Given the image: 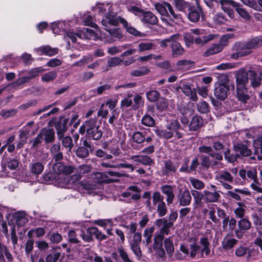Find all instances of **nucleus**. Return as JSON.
<instances>
[{"label":"nucleus","instance_id":"f257e3e1","mask_svg":"<svg viewBox=\"0 0 262 262\" xmlns=\"http://www.w3.org/2000/svg\"><path fill=\"white\" fill-rule=\"evenodd\" d=\"M154 6L161 15V20L166 24L171 25V23H178L182 21V15L175 12L170 3L167 2L157 3Z\"/></svg>","mask_w":262,"mask_h":262},{"label":"nucleus","instance_id":"f03ea898","mask_svg":"<svg viewBox=\"0 0 262 262\" xmlns=\"http://www.w3.org/2000/svg\"><path fill=\"white\" fill-rule=\"evenodd\" d=\"M181 129V127L178 121L173 120L166 126V129H157L155 130V133L161 138L169 139L172 137L174 132L177 138L179 139L182 137V134L179 132Z\"/></svg>","mask_w":262,"mask_h":262},{"label":"nucleus","instance_id":"7ed1b4c3","mask_svg":"<svg viewBox=\"0 0 262 262\" xmlns=\"http://www.w3.org/2000/svg\"><path fill=\"white\" fill-rule=\"evenodd\" d=\"M66 34L67 36L71 39L72 42L76 41L77 37L81 39L85 38L93 40H96L99 37V35L98 33L89 28H83L76 33L69 31L67 32Z\"/></svg>","mask_w":262,"mask_h":262},{"label":"nucleus","instance_id":"20e7f679","mask_svg":"<svg viewBox=\"0 0 262 262\" xmlns=\"http://www.w3.org/2000/svg\"><path fill=\"white\" fill-rule=\"evenodd\" d=\"M152 200L158 215L160 217L165 216L167 212V207L164 201V196L159 192H155L152 194Z\"/></svg>","mask_w":262,"mask_h":262},{"label":"nucleus","instance_id":"39448f33","mask_svg":"<svg viewBox=\"0 0 262 262\" xmlns=\"http://www.w3.org/2000/svg\"><path fill=\"white\" fill-rule=\"evenodd\" d=\"M164 237L161 234H157L154 237V243L152 245V248L156 254L160 258L165 257V251L163 248Z\"/></svg>","mask_w":262,"mask_h":262},{"label":"nucleus","instance_id":"423d86ee","mask_svg":"<svg viewBox=\"0 0 262 262\" xmlns=\"http://www.w3.org/2000/svg\"><path fill=\"white\" fill-rule=\"evenodd\" d=\"M220 3L222 6V8L224 9L225 5L231 6L235 8L236 11L242 18L247 20H249L250 19V14L246 11L245 10L241 7L240 4L236 3L232 0H220Z\"/></svg>","mask_w":262,"mask_h":262},{"label":"nucleus","instance_id":"0eeeda50","mask_svg":"<svg viewBox=\"0 0 262 262\" xmlns=\"http://www.w3.org/2000/svg\"><path fill=\"white\" fill-rule=\"evenodd\" d=\"M200 250V246L195 243L190 244L189 248L184 244H182L180 246V250L186 256H189L192 258L199 256Z\"/></svg>","mask_w":262,"mask_h":262},{"label":"nucleus","instance_id":"6e6552de","mask_svg":"<svg viewBox=\"0 0 262 262\" xmlns=\"http://www.w3.org/2000/svg\"><path fill=\"white\" fill-rule=\"evenodd\" d=\"M215 180L221 183L227 189H231L232 186L228 183L232 182L233 177L228 171L222 170L215 175Z\"/></svg>","mask_w":262,"mask_h":262},{"label":"nucleus","instance_id":"1a4fd4ad","mask_svg":"<svg viewBox=\"0 0 262 262\" xmlns=\"http://www.w3.org/2000/svg\"><path fill=\"white\" fill-rule=\"evenodd\" d=\"M172 41L171 43V48L172 55L176 57L184 54L185 50L182 47L179 40L180 39V34H175L172 35Z\"/></svg>","mask_w":262,"mask_h":262},{"label":"nucleus","instance_id":"9d476101","mask_svg":"<svg viewBox=\"0 0 262 262\" xmlns=\"http://www.w3.org/2000/svg\"><path fill=\"white\" fill-rule=\"evenodd\" d=\"M240 48L245 49L246 52L252 53L251 50L260 48L262 46V36L255 37L247 42H241Z\"/></svg>","mask_w":262,"mask_h":262},{"label":"nucleus","instance_id":"9b49d317","mask_svg":"<svg viewBox=\"0 0 262 262\" xmlns=\"http://www.w3.org/2000/svg\"><path fill=\"white\" fill-rule=\"evenodd\" d=\"M157 226L160 228V232L158 234H162L163 237L167 235L170 232V229L173 226L172 223H169L165 218L158 219L155 222Z\"/></svg>","mask_w":262,"mask_h":262},{"label":"nucleus","instance_id":"f8f14e48","mask_svg":"<svg viewBox=\"0 0 262 262\" xmlns=\"http://www.w3.org/2000/svg\"><path fill=\"white\" fill-rule=\"evenodd\" d=\"M123 19L122 17L117 16L113 13L106 14L105 18L102 20V24L105 27V28H108L109 26H117L119 22L121 23V19Z\"/></svg>","mask_w":262,"mask_h":262},{"label":"nucleus","instance_id":"ddd939ff","mask_svg":"<svg viewBox=\"0 0 262 262\" xmlns=\"http://www.w3.org/2000/svg\"><path fill=\"white\" fill-rule=\"evenodd\" d=\"M196 7L195 8L193 6H190V8L188 9L189 12L188 13V19L193 23L199 21L200 18L202 10L199 6V2L196 0Z\"/></svg>","mask_w":262,"mask_h":262},{"label":"nucleus","instance_id":"4468645a","mask_svg":"<svg viewBox=\"0 0 262 262\" xmlns=\"http://www.w3.org/2000/svg\"><path fill=\"white\" fill-rule=\"evenodd\" d=\"M199 243L202 246H200L199 250V255L198 258H203L204 254L206 256L208 255L210 253V242L207 236H202L200 238Z\"/></svg>","mask_w":262,"mask_h":262},{"label":"nucleus","instance_id":"2eb2a0df","mask_svg":"<svg viewBox=\"0 0 262 262\" xmlns=\"http://www.w3.org/2000/svg\"><path fill=\"white\" fill-rule=\"evenodd\" d=\"M53 170L56 173L70 174L73 172L75 167L71 166L64 165L61 162H57L53 165Z\"/></svg>","mask_w":262,"mask_h":262},{"label":"nucleus","instance_id":"dca6fc26","mask_svg":"<svg viewBox=\"0 0 262 262\" xmlns=\"http://www.w3.org/2000/svg\"><path fill=\"white\" fill-rule=\"evenodd\" d=\"M178 165L170 160H166L164 162V166L162 168V173L164 176H172L176 172Z\"/></svg>","mask_w":262,"mask_h":262},{"label":"nucleus","instance_id":"f3484780","mask_svg":"<svg viewBox=\"0 0 262 262\" xmlns=\"http://www.w3.org/2000/svg\"><path fill=\"white\" fill-rule=\"evenodd\" d=\"M39 134L46 143H52L55 140V133L52 129L43 128L40 130Z\"/></svg>","mask_w":262,"mask_h":262},{"label":"nucleus","instance_id":"a211bd4d","mask_svg":"<svg viewBox=\"0 0 262 262\" xmlns=\"http://www.w3.org/2000/svg\"><path fill=\"white\" fill-rule=\"evenodd\" d=\"M229 89V86L215 85L214 96L219 100H224L227 97Z\"/></svg>","mask_w":262,"mask_h":262},{"label":"nucleus","instance_id":"6ab92c4d","mask_svg":"<svg viewBox=\"0 0 262 262\" xmlns=\"http://www.w3.org/2000/svg\"><path fill=\"white\" fill-rule=\"evenodd\" d=\"M179 204L182 206H187L190 205L191 202V196L188 190L180 191L178 196Z\"/></svg>","mask_w":262,"mask_h":262},{"label":"nucleus","instance_id":"aec40b11","mask_svg":"<svg viewBox=\"0 0 262 262\" xmlns=\"http://www.w3.org/2000/svg\"><path fill=\"white\" fill-rule=\"evenodd\" d=\"M140 19L142 23L150 25H156L158 22L157 17L150 11H143Z\"/></svg>","mask_w":262,"mask_h":262},{"label":"nucleus","instance_id":"412c9836","mask_svg":"<svg viewBox=\"0 0 262 262\" xmlns=\"http://www.w3.org/2000/svg\"><path fill=\"white\" fill-rule=\"evenodd\" d=\"M130 159L135 162L145 166H150L154 163V160L147 155H134L131 157Z\"/></svg>","mask_w":262,"mask_h":262},{"label":"nucleus","instance_id":"4be33fe9","mask_svg":"<svg viewBox=\"0 0 262 262\" xmlns=\"http://www.w3.org/2000/svg\"><path fill=\"white\" fill-rule=\"evenodd\" d=\"M161 190L162 193L167 196L166 201L167 204H172L174 198L173 187L171 185H165L161 187Z\"/></svg>","mask_w":262,"mask_h":262},{"label":"nucleus","instance_id":"5701e85b","mask_svg":"<svg viewBox=\"0 0 262 262\" xmlns=\"http://www.w3.org/2000/svg\"><path fill=\"white\" fill-rule=\"evenodd\" d=\"M204 201L207 203L217 202L221 197V195L217 191L210 192L208 190L204 191Z\"/></svg>","mask_w":262,"mask_h":262},{"label":"nucleus","instance_id":"b1692460","mask_svg":"<svg viewBox=\"0 0 262 262\" xmlns=\"http://www.w3.org/2000/svg\"><path fill=\"white\" fill-rule=\"evenodd\" d=\"M236 96L239 101L244 103H246L250 98L246 86L236 87Z\"/></svg>","mask_w":262,"mask_h":262},{"label":"nucleus","instance_id":"393cba45","mask_svg":"<svg viewBox=\"0 0 262 262\" xmlns=\"http://www.w3.org/2000/svg\"><path fill=\"white\" fill-rule=\"evenodd\" d=\"M163 244L165 255L167 254L168 256L171 258L174 252V247L172 240L170 237L166 238L164 240Z\"/></svg>","mask_w":262,"mask_h":262},{"label":"nucleus","instance_id":"a878e982","mask_svg":"<svg viewBox=\"0 0 262 262\" xmlns=\"http://www.w3.org/2000/svg\"><path fill=\"white\" fill-rule=\"evenodd\" d=\"M181 89L184 94L188 96L192 101H196L198 99L196 92L194 89H191L188 85H184L182 88L178 87L177 90Z\"/></svg>","mask_w":262,"mask_h":262},{"label":"nucleus","instance_id":"bb28decb","mask_svg":"<svg viewBox=\"0 0 262 262\" xmlns=\"http://www.w3.org/2000/svg\"><path fill=\"white\" fill-rule=\"evenodd\" d=\"M37 52H40L41 54H44L49 56H54L58 53L57 48H52L49 46H41L35 49Z\"/></svg>","mask_w":262,"mask_h":262},{"label":"nucleus","instance_id":"cd10ccee","mask_svg":"<svg viewBox=\"0 0 262 262\" xmlns=\"http://www.w3.org/2000/svg\"><path fill=\"white\" fill-rule=\"evenodd\" d=\"M105 29L108 32L110 36L106 39V41L108 42H112L115 40V39H120L123 36L119 29L113 28L108 29L105 28Z\"/></svg>","mask_w":262,"mask_h":262},{"label":"nucleus","instance_id":"c85d7f7f","mask_svg":"<svg viewBox=\"0 0 262 262\" xmlns=\"http://www.w3.org/2000/svg\"><path fill=\"white\" fill-rule=\"evenodd\" d=\"M51 154L56 161H60L63 159L62 152L60 151L59 144H53L50 149Z\"/></svg>","mask_w":262,"mask_h":262},{"label":"nucleus","instance_id":"c756f323","mask_svg":"<svg viewBox=\"0 0 262 262\" xmlns=\"http://www.w3.org/2000/svg\"><path fill=\"white\" fill-rule=\"evenodd\" d=\"M68 122V119H64L63 121H60L56 125L57 137L59 140L63 138L64 133L67 130V124Z\"/></svg>","mask_w":262,"mask_h":262},{"label":"nucleus","instance_id":"7c9ffc66","mask_svg":"<svg viewBox=\"0 0 262 262\" xmlns=\"http://www.w3.org/2000/svg\"><path fill=\"white\" fill-rule=\"evenodd\" d=\"M155 230L154 227L146 228L143 232L144 239L143 243L145 245V247H148L149 244L151 242V237Z\"/></svg>","mask_w":262,"mask_h":262},{"label":"nucleus","instance_id":"2f4dec72","mask_svg":"<svg viewBox=\"0 0 262 262\" xmlns=\"http://www.w3.org/2000/svg\"><path fill=\"white\" fill-rule=\"evenodd\" d=\"M173 5L179 11L186 12V10L190 8L191 5L183 0H174Z\"/></svg>","mask_w":262,"mask_h":262},{"label":"nucleus","instance_id":"473e14b6","mask_svg":"<svg viewBox=\"0 0 262 262\" xmlns=\"http://www.w3.org/2000/svg\"><path fill=\"white\" fill-rule=\"evenodd\" d=\"M203 124V119L198 116L193 117L189 124L190 130H196L199 129Z\"/></svg>","mask_w":262,"mask_h":262},{"label":"nucleus","instance_id":"72a5a7b5","mask_svg":"<svg viewBox=\"0 0 262 262\" xmlns=\"http://www.w3.org/2000/svg\"><path fill=\"white\" fill-rule=\"evenodd\" d=\"M218 35L210 34L207 36H203L202 37H198L194 38V42L197 45H204L207 43L209 41L212 40L218 37Z\"/></svg>","mask_w":262,"mask_h":262},{"label":"nucleus","instance_id":"f704fd0d","mask_svg":"<svg viewBox=\"0 0 262 262\" xmlns=\"http://www.w3.org/2000/svg\"><path fill=\"white\" fill-rule=\"evenodd\" d=\"M239 44H241V42H236L233 47V49L236 51L237 52L235 54H233L231 55V57L232 59H236L238 57L246 56L249 55V52H246L245 49H242L239 47Z\"/></svg>","mask_w":262,"mask_h":262},{"label":"nucleus","instance_id":"c9c22d12","mask_svg":"<svg viewBox=\"0 0 262 262\" xmlns=\"http://www.w3.org/2000/svg\"><path fill=\"white\" fill-rule=\"evenodd\" d=\"M236 87H238V86H246L248 83L247 74L244 72H239L236 75Z\"/></svg>","mask_w":262,"mask_h":262},{"label":"nucleus","instance_id":"e433bc0d","mask_svg":"<svg viewBox=\"0 0 262 262\" xmlns=\"http://www.w3.org/2000/svg\"><path fill=\"white\" fill-rule=\"evenodd\" d=\"M31 173L35 175H39L42 173L44 169V165L41 162H36L30 165Z\"/></svg>","mask_w":262,"mask_h":262},{"label":"nucleus","instance_id":"4c0bfd02","mask_svg":"<svg viewBox=\"0 0 262 262\" xmlns=\"http://www.w3.org/2000/svg\"><path fill=\"white\" fill-rule=\"evenodd\" d=\"M86 134L89 138L95 140H99L102 136V132L99 126L86 131Z\"/></svg>","mask_w":262,"mask_h":262},{"label":"nucleus","instance_id":"58836bf2","mask_svg":"<svg viewBox=\"0 0 262 262\" xmlns=\"http://www.w3.org/2000/svg\"><path fill=\"white\" fill-rule=\"evenodd\" d=\"M236 243V239L234 238H228L226 236L224 238L222 242V246L224 249L228 250L233 247Z\"/></svg>","mask_w":262,"mask_h":262},{"label":"nucleus","instance_id":"ea45409f","mask_svg":"<svg viewBox=\"0 0 262 262\" xmlns=\"http://www.w3.org/2000/svg\"><path fill=\"white\" fill-rule=\"evenodd\" d=\"M121 23L123 25L126 31L129 34L135 36H140L141 33L131 26L125 19H121Z\"/></svg>","mask_w":262,"mask_h":262},{"label":"nucleus","instance_id":"a19ab883","mask_svg":"<svg viewBox=\"0 0 262 262\" xmlns=\"http://www.w3.org/2000/svg\"><path fill=\"white\" fill-rule=\"evenodd\" d=\"M81 187L86 190L88 193H91L93 190L97 189V185L87 181H82L80 183Z\"/></svg>","mask_w":262,"mask_h":262},{"label":"nucleus","instance_id":"79ce46f5","mask_svg":"<svg viewBox=\"0 0 262 262\" xmlns=\"http://www.w3.org/2000/svg\"><path fill=\"white\" fill-rule=\"evenodd\" d=\"M145 132H135L132 135L133 141L138 144L142 143L145 140Z\"/></svg>","mask_w":262,"mask_h":262},{"label":"nucleus","instance_id":"37998d69","mask_svg":"<svg viewBox=\"0 0 262 262\" xmlns=\"http://www.w3.org/2000/svg\"><path fill=\"white\" fill-rule=\"evenodd\" d=\"M229 78L226 74H220L217 76V81L215 85L229 86Z\"/></svg>","mask_w":262,"mask_h":262},{"label":"nucleus","instance_id":"c03bdc74","mask_svg":"<svg viewBox=\"0 0 262 262\" xmlns=\"http://www.w3.org/2000/svg\"><path fill=\"white\" fill-rule=\"evenodd\" d=\"M222 50V47L221 45L215 44L213 45L212 47H211L209 49H208L204 53V55L205 56L213 55L220 52Z\"/></svg>","mask_w":262,"mask_h":262},{"label":"nucleus","instance_id":"a18cd8bd","mask_svg":"<svg viewBox=\"0 0 262 262\" xmlns=\"http://www.w3.org/2000/svg\"><path fill=\"white\" fill-rule=\"evenodd\" d=\"M129 246L130 249L136 256L137 259L140 260L142 256V254L140 244L129 243Z\"/></svg>","mask_w":262,"mask_h":262},{"label":"nucleus","instance_id":"49530a36","mask_svg":"<svg viewBox=\"0 0 262 262\" xmlns=\"http://www.w3.org/2000/svg\"><path fill=\"white\" fill-rule=\"evenodd\" d=\"M192 195L193 197L195 204L197 206H201L202 204V199H204V193L193 190L192 192Z\"/></svg>","mask_w":262,"mask_h":262},{"label":"nucleus","instance_id":"de8ad7c7","mask_svg":"<svg viewBox=\"0 0 262 262\" xmlns=\"http://www.w3.org/2000/svg\"><path fill=\"white\" fill-rule=\"evenodd\" d=\"M149 72V69L147 67H141L138 70H135L130 72V75L134 77L143 76Z\"/></svg>","mask_w":262,"mask_h":262},{"label":"nucleus","instance_id":"09e8293b","mask_svg":"<svg viewBox=\"0 0 262 262\" xmlns=\"http://www.w3.org/2000/svg\"><path fill=\"white\" fill-rule=\"evenodd\" d=\"M236 148L237 151L243 156H248L251 154V151L247 148V147L241 143H238L236 146Z\"/></svg>","mask_w":262,"mask_h":262},{"label":"nucleus","instance_id":"8fccbe9b","mask_svg":"<svg viewBox=\"0 0 262 262\" xmlns=\"http://www.w3.org/2000/svg\"><path fill=\"white\" fill-rule=\"evenodd\" d=\"M238 226L240 230L247 231L251 227V222L247 219H242L238 222Z\"/></svg>","mask_w":262,"mask_h":262},{"label":"nucleus","instance_id":"3c124183","mask_svg":"<svg viewBox=\"0 0 262 262\" xmlns=\"http://www.w3.org/2000/svg\"><path fill=\"white\" fill-rule=\"evenodd\" d=\"M64 22H55L52 23L51 25V27L52 29V31L54 34H59L61 32V30H64V28L63 26H64Z\"/></svg>","mask_w":262,"mask_h":262},{"label":"nucleus","instance_id":"603ef678","mask_svg":"<svg viewBox=\"0 0 262 262\" xmlns=\"http://www.w3.org/2000/svg\"><path fill=\"white\" fill-rule=\"evenodd\" d=\"M56 76L57 72L52 71L43 74L41 79L43 82H49L54 80Z\"/></svg>","mask_w":262,"mask_h":262},{"label":"nucleus","instance_id":"864d4df0","mask_svg":"<svg viewBox=\"0 0 262 262\" xmlns=\"http://www.w3.org/2000/svg\"><path fill=\"white\" fill-rule=\"evenodd\" d=\"M83 126L86 132L93 128L97 127L99 125L97 124V119L96 118H91L84 122Z\"/></svg>","mask_w":262,"mask_h":262},{"label":"nucleus","instance_id":"5fc2aeb1","mask_svg":"<svg viewBox=\"0 0 262 262\" xmlns=\"http://www.w3.org/2000/svg\"><path fill=\"white\" fill-rule=\"evenodd\" d=\"M123 59L118 57H114L110 58L107 61L108 67L106 71H108L109 68L119 66L122 64Z\"/></svg>","mask_w":262,"mask_h":262},{"label":"nucleus","instance_id":"6e6d98bb","mask_svg":"<svg viewBox=\"0 0 262 262\" xmlns=\"http://www.w3.org/2000/svg\"><path fill=\"white\" fill-rule=\"evenodd\" d=\"M168 105V100L165 98L162 97L157 101L156 107L160 111H162L166 109Z\"/></svg>","mask_w":262,"mask_h":262},{"label":"nucleus","instance_id":"4d7b16f0","mask_svg":"<svg viewBox=\"0 0 262 262\" xmlns=\"http://www.w3.org/2000/svg\"><path fill=\"white\" fill-rule=\"evenodd\" d=\"M142 124L148 127H152L155 125V121L152 117L148 115H145L141 120Z\"/></svg>","mask_w":262,"mask_h":262},{"label":"nucleus","instance_id":"13d9d810","mask_svg":"<svg viewBox=\"0 0 262 262\" xmlns=\"http://www.w3.org/2000/svg\"><path fill=\"white\" fill-rule=\"evenodd\" d=\"M160 96L159 92L156 90L150 91L146 93L147 99L150 102L157 101Z\"/></svg>","mask_w":262,"mask_h":262},{"label":"nucleus","instance_id":"bf43d9fd","mask_svg":"<svg viewBox=\"0 0 262 262\" xmlns=\"http://www.w3.org/2000/svg\"><path fill=\"white\" fill-rule=\"evenodd\" d=\"M118 252L123 262H134L129 258L128 253L122 247L118 248Z\"/></svg>","mask_w":262,"mask_h":262},{"label":"nucleus","instance_id":"052dcab7","mask_svg":"<svg viewBox=\"0 0 262 262\" xmlns=\"http://www.w3.org/2000/svg\"><path fill=\"white\" fill-rule=\"evenodd\" d=\"M197 110L201 113L205 114L209 112V106L206 101H202L197 104Z\"/></svg>","mask_w":262,"mask_h":262},{"label":"nucleus","instance_id":"680f3d73","mask_svg":"<svg viewBox=\"0 0 262 262\" xmlns=\"http://www.w3.org/2000/svg\"><path fill=\"white\" fill-rule=\"evenodd\" d=\"M193 64V62L188 60H181L177 62V66L180 70L188 69Z\"/></svg>","mask_w":262,"mask_h":262},{"label":"nucleus","instance_id":"e2e57ef3","mask_svg":"<svg viewBox=\"0 0 262 262\" xmlns=\"http://www.w3.org/2000/svg\"><path fill=\"white\" fill-rule=\"evenodd\" d=\"M62 145L67 148H68V152H71L73 146V140L71 137L69 136L65 137L62 138Z\"/></svg>","mask_w":262,"mask_h":262},{"label":"nucleus","instance_id":"0e129e2a","mask_svg":"<svg viewBox=\"0 0 262 262\" xmlns=\"http://www.w3.org/2000/svg\"><path fill=\"white\" fill-rule=\"evenodd\" d=\"M190 182L192 186L196 189H202L204 188V183L200 180L194 178H190Z\"/></svg>","mask_w":262,"mask_h":262},{"label":"nucleus","instance_id":"69168bd1","mask_svg":"<svg viewBox=\"0 0 262 262\" xmlns=\"http://www.w3.org/2000/svg\"><path fill=\"white\" fill-rule=\"evenodd\" d=\"M238 207H237L234 210V213L237 217L242 218L245 215V206L242 203H237Z\"/></svg>","mask_w":262,"mask_h":262},{"label":"nucleus","instance_id":"338daca9","mask_svg":"<svg viewBox=\"0 0 262 262\" xmlns=\"http://www.w3.org/2000/svg\"><path fill=\"white\" fill-rule=\"evenodd\" d=\"M253 144L255 148L254 154H258L260 152L262 155V137L255 140Z\"/></svg>","mask_w":262,"mask_h":262},{"label":"nucleus","instance_id":"774afa93","mask_svg":"<svg viewBox=\"0 0 262 262\" xmlns=\"http://www.w3.org/2000/svg\"><path fill=\"white\" fill-rule=\"evenodd\" d=\"M89 150L85 147H79L76 151V155L80 158H86L89 156Z\"/></svg>","mask_w":262,"mask_h":262}]
</instances>
